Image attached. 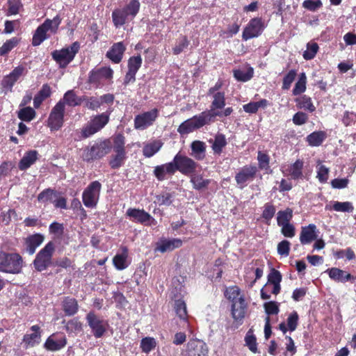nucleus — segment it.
Returning a JSON list of instances; mask_svg holds the SVG:
<instances>
[{
    "label": "nucleus",
    "mask_w": 356,
    "mask_h": 356,
    "mask_svg": "<svg viewBox=\"0 0 356 356\" xmlns=\"http://www.w3.org/2000/svg\"><path fill=\"white\" fill-rule=\"evenodd\" d=\"M302 6L310 11H316L322 6V2L321 0H305Z\"/></svg>",
    "instance_id": "63"
},
{
    "label": "nucleus",
    "mask_w": 356,
    "mask_h": 356,
    "mask_svg": "<svg viewBox=\"0 0 356 356\" xmlns=\"http://www.w3.org/2000/svg\"><path fill=\"white\" fill-rule=\"evenodd\" d=\"M59 102H63L64 107L65 104H67L70 106H76L81 104V99L77 97L73 90L67 91L63 99Z\"/></svg>",
    "instance_id": "42"
},
{
    "label": "nucleus",
    "mask_w": 356,
    "mask_h": 356,
    "mask_svg": "<svg viewBox=\"0 0 356 356\" xmlns=\"http://www.w3.org/2000/svg\"><path fill=\"white\" fill-rule=\"evenodd\" d=\"M182 245V241L179 238H162L157 243L156 251L160 252H170Z\"/></svg>",
    "instance_id": "19"
},
{
    "label": "nucleus",
    "mask_w": 356,
    "mask_h": 356,
    "mask_svg": "<svg viewBox=\"0 0 356 356\" xmlns=\"http://www.w3.org/2000/svg\"><path fill=\"white\" fill-rule=\"evenodd\" d=\"M159 115V111L157 108H153L136 115L134 120L135 129L143 131L152 126L157 120Z\"/></svg>",
    "instance_id": "7"
},
{
    "label": "nucleus",
    "mask_w": 356,
    "mask_h": 356,
    "mask_svg": "<svg viewBox=\"0 0 356 356\" xmlns=\"http://www.w3.org/2000/svg\"><path fill=\"white\" fill-rule=\"evenodd\" d=\"M247 309V303L244 298L235 300L232 304V315L234 321H242L245 317Z\"/></svg>",
    "instance_id": "20"
},
{
    "label": "nucleus",
    "mask_w": 356,
    "mask_h": 356,
    "mask_svg": "<svg viewBox=\"0 0 356 356\" xmlns=\"http://www.w3.org/2000/svg\"><path fill=\"white\" fill-rule=\"evenodd\" d=\"M226 145L225 136L222 134H218L212 143V149L215 154H220Z\"/></svg>",
    "instance_id": "44"
},
{
    "label": "nucleus",
    "mask_w": 356,
    "mask_h": 356,
    "mask_svg": "<svg viewBox=\"0 0 356 356\" xmlns=\"http://www.w3.org/2000/svg\"><path fill=\"white\" fill-rule=\"evenodd\" d=\"M291 243L286 240H283L277 245V253L284 257H287L289 254Z\"/></svg>",
    "instance_id": "64"
},
{
    "label": "nucleus",
    "mask_w": 356,
    "mask_h": 356,
    "mask_svg": "<svg viewBox=\"0 0 356 356\" xmlns=\"http://www.w3.org/2000/svg\"><path fill=\"white\" fill-rule=\"evenodd\" d=\"M32 333L26 334L23 337V342L26 347H33L40 342L41 332L40 327L38 325L31 326Z\"/></svg>",
    "instance_id": "23"
},
{
    "label": "nucleus",
    "mask_w": 356,
    "mask_h": 356,
    "mask_svg": "<svg viewBox=\"0 0 356 356\" xmlns=\"http://www.w3.org/2000/svg\"><path fill=\"white\" fill-rule=\"evenodd\" d=\"M296 102L299 108L309 111L311 113L316 110V107L313 104L312 99L306 95L297 98Z\"/></svg>",
    "instance_id": "41"
},
{
    "label": "nucleus",
    "mask_w": 356,
    "mask_h": 356,
    "mask_svg": "<svg viewBox=\"0 0 356 356\" xmlns=\"http://www.w3.org/2000/svg\"><path fill=\"white\" fill-rule=\"evenodd\" d=\"M175 172V167H174L172 161L155 167L154 174L156 177L162 181L165 179V175H173Z\"/></svg>",
    "instance_id": "31"
},
{
    "label": "nucleus",
    "mask_w": 356,
    "mask_h": 356,
    "mask_svg": "<svg viewBox=\"0 0 356 356\" xmlns=\"http://www.w3.org/2000/svg\"><path fill=\"white\" fill-rule=\"evenodd\" d=\"M65 108L63 102H58L52 108L49 118L48 126L51 130H58L63 124Z\"/></svg>",
    "instance_id": "12"
},
{
    "label": "nucleus",
    "mask_w": 356,
    "mask_h": 356,
    "mask_svg": "<svg viewBox=\"0 0 356 356\" xmlns=\"http://www.w3.org/2000/svg\"><path fill=\"white\" fill-rule=\"evenodd\" d=\"M56 197V192L50 188L44 190L38 196L39 202L47 204L53 203L54 199Z\"/></svg>",
    "instance_id": "48"
},
{
    "label": "nucleus",
    "mask_w": 356,
    "mask_h": 356,
    "mask_svg": "<svg viewBox=\"0 0 356 356\" xmlns=\"http://www.w3.org/2000/svg\"><path fill=\"white\" fill-rule=\"evenodd\" d=\"M175 172L179 170L183 174L188 175L193 172L196 168V163L191 159L177 154L172 161Z\"/></svg>",
    "instance_id": "13"
},
{
    "label": "nucleus",
    "mask_w": 356,
    "mask_h": 356,
    "mask_svg": "<svg viewBox=\"0 0 356 356\" xmlns=\"http://www.w3.org/2000/svg\"><path fill=\"white\" fill-rule=\"evenodd\" d=\"M326 209H333L335 211L339 212H348L351 213L353 211L354 207L351 202H334L332 208L328 206L325 207Z\"/></svg>",
    "instance_id": "40"
},
{
    "label": "nucleus",
    "mask_w": 356,
    "mask_h": 356,
    "mask_svg": "<svg viewBox=\"0 0 356 356\" xmlns=\"http://www.w3.org/2000/svg\"><path fill=\"white\" fill-rule=\"evenodd\" d=\"M115 154L110 160L109 164L112 168H118L124 163L125 159V152H115Z\"/></svg>",
    "instance_id": "54"
},
{
    "label": "nucleus",
    "mask_w": 356,
    "mask_h": 356,
    "mask_svg": "<svg viewBox=\"0 0 356 356\" xmlns=\"http://www.w3.org/2000/svg\"><path fill=\"white\" fill-rule=\"evenodd\" d=\"M264 29V24L261 18L252 19L243 32V39H249L259 36Z\"/></svg>",
    "instance_id": "14"
},
{
    "label": "nucleus",
    "mask_w": 356,
    "mask_h": 356,
    "mask_svg": "<svg viewBox=\"0 0 356 356\" xmlns=\"http://www.w3.org/2000/svg\"><path fill=\"white\" fill-rule=\"evenodd\" d=\"M191 156L197 160H202L205 157L206 145L200 140H195L191 143Z\"/></svg>",
    "instance_id": "34"
},
{
    "label": "nucleus",
    "mask_w": 356,
    "mask_h": 356,
    "mask_svg": "<svg viewBox=\"0 0 356 356\" xmlns=\"http://www.w3.org/2000/svg\"><path fill=\"white\" fill-rule=\"evenodd\" d=\"M161 146L162 144L160 141H154L153 143L147 144L143 147V155L145 157L149 158L159 152Z\"/></svg>",
    "instance_id": "46"
},
{
    "label": "nucleus",
    "mask_w": 356,
    "mask_h": 356,
    "mask_svg": "<svg viewBox=\"0 0 356 356\" xmlns=\"http://www.w3.org/2000/svg\"><path fill=\"white\" fill-rule=\"evenodd\" d=\"M79 48V43L74 42L67 47L54 51L51 56L60 68H65L74 59Z\"/></svg>",
    "instance_id": "3"
},
{
    "label": "nucleus",
    "mask_w": 356,
    "mask_h": 356,
    "mask_svg": "<svg viewBox=\"0 0 356 356\" xmlns=\"http://www.w3.org/2000/svg\"><path fill=\"white\" fill-rule=\"evenodd\" d=\"M60 24V18L56 16L53 19H46L44 22L38 27L33 37V45H40L44 40L47 39V33L50 32L55 33Z\"/></svg>",
    "instance_id": "4"
},
{
    "label": "nucleus",
    "mask_w": 356,
    "mask_h": 356,
    "mask_svg": "<svg viewBox=\"0 0 356 356\" xmlns=\"http://www.w3.org/2000/svg\"><path fill=\"white\" fill-rule=\"evenodd\" d=\"M141 64L142 58L140 56L131 57L128 62L129 70L136 74Z\"/></svg>",
    "instance_id": "60"
},
{
    "label": "nucleus",
    "mask_w": 356,
    "mask_h": 356,
    "mask_svg": "<svg viewBox=\"0 0 356 356\" xmlns=\"http://www.w3.org/2000/svg\"><path fill=\"white\" fill-rule=\"evenodd\" d=\"M88 325L96 338L102 337L106 332V325L104 321L99 319L93 312H90L86 316Z\"/></svg>",
    "instance_id": "16"
},
{
    "label": "nucleus",
    "mask_w": 356,
    "mask_h": 356,
    "mask_svg": "<svg viewBox=\"0 0 356 356\" xmlns=\"http://www.w3.org/2000/svg\"><path fill=\"white\" fill-rule=\"evenodd\" d=\"M258 171L257 167L252 165H247L241 168L235 175V180L239 188H245L248 183L252 181Z\"/></svg>",
    "instance_id": "10"
},
{
    "label": "nucleus",
    "mask_w": 356,
    "mask_h": 356,
    "mask_svg": "<svg viewBox=\"0 0 356 356\" xmlns=\"http://www.w3.org/2000/svg\"><path fill=\"white\" fill-rule=\"evenodd\" d=\"M112 19L114 26L118 28L126 22L132 20L124 8L116 9L112 13Z\"/></svg>",
    "instance_id": "32"
},
{
    "label": "nucleus",
    "mask_w": 356,
    "mask_h": 356,
    "mask_svg": "<svg viewBox=\"0 0 356 356\" xmlns=\"http://www.w3.org/2000/svg\"><path fill=\"white\" fill-rule=\"evenodd\" d=\"M19 40L17 38H13L7 40L0 47V56L5 55L10 51L18 44Z\"/></svg>",
    "instance_id": "57"
},
{
    "label": "nucleus",
    "mask_w": 356,
    "mask_h": 356,
    "mask_svg": "<svg viewBox=\"0 0 356 356\" xmlns=\"http://www.w3.org/2000/svg\"><path fill=\"white\" fill-rule=\"evenodd\" d=\"M330 278L337 282H346L352 278V275L338 268H328L325 271Z\"/></svg>",
    "instance_id": "28"
},
{
    "label": "nucleus",
    "mask_w": 356,
    "mask_h": 356,
    "mask_svg": "<svg viewBox=\"0 0 356 356\" xmlns=\"http://www.w3.org/2000/svg\"><path fill=\"white\" fill-rule=\"evenodd\" d=\"M140 3L138 0H131L129 3L123 8L131 19H134L138 13Z\"/></svg>",
    "instance_id": "49"
},
{
    "label": "nucleus",
    "mask_w": 356,
    "mask_h": 356,
    "mask_svg": "<svg viewBox=\"0 0 356 356\" xmlns=\"http://www.w3.org/2000/svg\"><path fill=\"white\" fill-rule=\"evenodd\" d=\"M111 149V143L108 140L100 141L93 145L90 149L84 150L83 159L89 161L99 159L108 153Z\"/></svg>",
    "instance_id": "9"
},
{
    "label": "nucleus",
    "mask_w": 356,
    "mask_h": 356,
    "mask_svg": "<svg viewBox=\"0 0 356 356\" xmlns=\"http://www.w3.org/2000/svg\"><path fill=\"white\" fill-rule=\"evenodd\" d=\"M175 310L177 316L182 321V327L188 328V313L186 302L182 300H177L175 303Z\"/></svg>",
    "instance_id": "29"
},
{
    "label": "nucleus",
    "mask_w": 356,
    "mask_h": 356,
    "mask_svg": "<svg viewBox=\"0 0 356 356\" xmlns=\"http://www.w3.org/2000/svg\"><path fill=\"white\" fill-rule=\"evenodd\" d=\"M8 15L17 14L19 12V10L22 8L21 0H8Z\"/></svg>",
    "instance_id": "61"
},
{
    "label": "nucleus",
    "mask_w": 356,
    "mask_h": 356,
    "mask_svg": "<svg viewBox=\"0 0 356 356\" xmlns=\"http://www.w3.org/2000/svg\"><path fill=\"white\" fill-rule=\"evenodd\" d=\"M268 102L266 99H261L259 102H251L243 106L244 111L248 113H255L260 108H266Z\"/></svg>",
    "instance_id": "39"
},
{
    "label": "nucleus",
    "mask_w": 356,
    "mask_h": 356,
    "mask_svg": "<svg viewBox=\"0 0 356 356\" xmlns=\"http://www.w3.org/2000/svg\"><path fill=\"white\" fill-rule=\"evenodd\" d=\"M24 71L25 67L22 65H19L15 67L9 74L3 78L2 81L3 87L11 90L15 83L24 74Z\"/></svg>",
    "instance_id": "18"
},
{
    "label": "nucleus",
    "mask_w": 356,
    "mask_h": 356,
    "mask_svg": "<svg viewBox=\"0 0 356 356\" xmlns=\"http://www.w3.org/2000/svg\"><path fill=\"white\" fill-rule=\"evenodd\" d=\"M109 113H103L95 116L82 129V136L88 138L103 129L108 122Z\"/></svg>",
    "instance_id": "5"
},
{
    "label": "nucleus",
    "mask_w": 356,
    "mask_h": 356,
    "mask_svg": "<svg viewBox=\"0 0 356 356\" xmlns=\"http://www.w3.org/2000/svg\"><path fill=\"white\" fill-rule=\"evenodd\" d=\"M325 138V132L323 131H314L307 136V141L309 145L313 147H318L322 144Z\"/></svg>",
    "instance_id": "35"
},
{
    "label": "nucleus",
    "mask_w": 356,
    "mask_h": 356,
    "mask_svg": "<svg viewBox=\"0 0 356 356\" xmlns=\"http://www.w3.org/2000/svg\"><path fill=\"white\" fill-rule=\"evenodd\" d=\"M225 295L232 302L239 300L241 298H244L243 295L241 294L240 289L236 286L228 287L225 291Z\"/></svg>",
    "instance_id": "50"
},
{
    "label": "nucleus",
    "mask_w": 356,
    "mask_h": 356,
    "mask_svg": "<svg viewBox=\"0 0 356 356\" xmlns=\"http://www.w3.org/2000/svg\"><path fill=\"white\" fill-rule=\"evenodd\" d=\"M63 307L66 315L72 316L77 312L79 306L74 298L67 297L63 302Z\"/></svg>",
    "instance_id": "36"
},
{
    "label": "nucleus",
    "mask_w": 356,
    "mask_h": 356,
    "mask_svg": "<svg viewBox=\"0 0 356 356\" xmlns=\"http://www.w3.org/2000/svg\"><path fill=\"white\" fill-rule=\"evenodd\" d=\"M128 249L125 246L121 248V252L115 255L113 259V264L117 270H122L129 266L130 261L128 259Z\"/></svg>",
    "instance_id": "21"
},
{
    "label": "nucleus",
    "mask_w": 356,
    "mask_h": 356,
    "mask_svg": "<svg viewBox=\"0 0 356 356\" xmlns=\"http://www.w3.org/2000/svg\"><path fill=\"white\" fill-rule=\"evenodd\" d=\"M126 50V46L122 42H119L113 44L110 50L107 51L106 56L114 63H119Z\"/></svg>",
    "instance_id": "22"
},
{
    "label": "nucleus",
    "mask_w": 356,
    "mask_h": 356,
    "mask_svg": "<svg viewBox=\"0 0 356 356\" xmlns=\"http://www.w3.org/2000/svg\"><path fill=\"white\" fill-rule=\"evenodd\" d=\"M113 71L111 68L104 67L92 70L90 73L89 81L97 87L104 86L106 83L110 82L113 78Z\"/></svg>",
    "instance_id": "11"
},
{
    "label": "nucleus",
    "mask_w": 356,
    "mask_h": 356,
    "mask_svg": "<svg viewBox=\"0 0 356 356\" xmlns=\"http://www.w3.org/2000/svg\"><path fill=\"white\" fill-rule=\"evenodd\" d=\"M281 281L282 275L280 273L275 269H273L268 275V282L265 284V288L268 289L271 285H273V294L277 295L281 289Z\"/></svg>",
    "instance_id": "26"
},
{
    "label": "nucleus",
    "mask_w": 356,
    "mask_h": 356,
    "mask_svg": "<svg viewBox=\"0 0 356 356\" xmlns=\"http://www.w3.org/2000/svg\"><path fill=\"white\" fill-rule=\"evenodd\" d=\"M317 238L316 227L314 224H309L307 227H302L300 241L302 245L312 243Z\"/></svg>",
    "instance_id": "24"
},
{
    "label": "nucleus",
    "mask_w": 356,
    "mask_h": 356,
    "mask_svg": "<svg viewBox=\"0 0 356 356\" xmlns=\"http://www.w3.org/2000/svg\"><path fill=\"white\" fill-rule=\"evenodd\" d=\"M293 217V211L291 209L280 211L277 214V221L279 226L289 224Z\"/></svg>",
    "instance_id": "47"
},
{
    "label": "nucleus",
    "mask_w": 356,
    "mask_h": 356,
    "mask_svg": "<svg viewBox=\"0 0 356 356\" xmlns=\"http://www.w3.org/2000/svg\"><path fill=\"white\" fill-rule=\"evenodd\" d=\"M318 45L316 42H308L307 49L303 52L302 56L304 59L309 60L313 59L318 51Z\"/></svg>",
    "instance_id": "51"
},
{
    "label": "nucleus",
    "mask_w": 356,
    "mask_h": 356,
    "mask_svg": "<svg viewBox=\"0 0 356 356\" xmlns=\"http://www.w3.org/2000/svg\"><path fill=\"white\" fill-rule=\"evenodd\" d=\"M54 251V245L49 242L38 253L33 261L37 270L42 271L51 264Z\"/></svg>",
    "instance_id": "8"
},
{
    "label": "nucleus",
    "mask_w": 356,
    "mask_h": 356,
    "mask_svg": "<svg viewBox=\"0 0 356 356\" xmlns=\"http://www.w3.org/2000/svg\"><path fill=\"white\" fill-rule=\"evenodd\" d=\"M307 76L305 73H301L298 81L296 83L295 87L293 90L294 95H300L304 92L306 90Z\"/></svg>",
    "instance_id": "52"
},
{
    "label": "nucleus",
    "mask_w": 356,
    "mask_h": 356,
    "mask_svg": "<svg viewBox=\"0 0 356 356\" xmlns=\"http://www.w3.org/2000/svg\"><path fill=\"white\" fill-rule=\"evenodd\" d=\"M44 241V236L40 234L29 236L25 238V248L29 254L35 253V250Z\"/></svg>",
    "instance_id": "27"
},
{
    "label": "nucleus",
    "mask_w": 356,
    "mask_h": 356,
    "mask_svg": "<svg viewBox=\"0 0 356 356\" xmlns=\"http://www.w3.org/2000/svg\"><path fill=\"white\" fill-rule=\"evenodd\" d=\"M213 97V101L211 102V108L209 111H206L209 114H213V113L218 111V109L222 108L225 105V92H217L214 94H211Z\"/></svg>",
    "instance_id": "33"
},
{
    "label": "nucleus",
    "mask_w": 356,
    "mask_h": 356,
    "mask_svg": "<svg viewBox=\"0 0 356 356\" xmlns=\"http://www.w3.org/2000/svg\"><path fill=\"white\" fill-rule=\"evenodd\" d=\"M102 184L98 181L91 182L82 194L83 204L88 208H95L99 198Z\"/></svg>",
    "instance_id": "6"
},
{
    "label": "nucleus",
    "mask_w": 356,
    "mask_h": 356,
    "mask_svg": "<svg viewBox=\"0 0 356 356\" xmlns=\"http://www.w3.org/2000/svg\"><path fill=\"white\" fill-rule=\"evenodd\" d=\"M127 216L134 222H139L141 224L149 225V222H152L155 220L143 209H127Z\"/></svg>",
    "instance_id": "17"
},
{
    "label": "nucleus",
    "mask_w": 356,
    "mask_h": 356,
    "mask_svg": "<svg viewBox=\"0 0 356 356\" xmlns=\"http://www.w3.org/2000/svg\"><path fill=\"white\" fill-rule=\"evenodd\" d=\"M156 341L154 338L147 337L142 339L140 348L143 353H149L156 348Z\"/></svg>",
    "instance_id": "45"
},
{
    "label": "nucleus",
    "mask_w": 356,
    "mask_h": 356,
    "mask_svg": "<svg viewBox=\"0 0 356 356\" xmlns=\"http://www.w3.org/2000/svg\"><path fill=\"white\" fill-rule=\"evenodd\" d=\"M35 116V111L31 107H25L20 109L18 112V118L26 122L31 121Z\"/></svg>",
    "instance_id": "53"
},
{
    "label": "nucleus",
    "mask_w": 356,
    "mask_h": 356,
    "mask_svg": "<svg viewBox=\"0 0 356 356\" xmlns=\"http://www.w3.org/2000/svg\"><path fill=\"white\" fill-rule=\"evenodd\" d=\"M191 181L192 182L194 188L197 190L206 188L210 183L209 179H204L202 177L197 175H192Z\"/></svg>",
    "instance_id": "55"
},
{
    "label": "nucleus",
    "mask_w": 356,
    "mask_h": 356,
    "mask_svg": "<svg viewBox=\"0 0 356 356\" xmlns=\"http://www.w3.org/2000/svg\"><path fill=\"white\" fill-rule=\"evenodd\" d=\"M211 121L210 114L206 111L182 122L177 129L181 135L188 134L194 130L200 129Z\"/></svg>",
    "instance_id": "2"
},
{
    "label": "nucleus",
    "mask_w": 356,
    "mask_h": 356,
    "mask_svg": "<svg viewBox=\"0 0 356 356\" xmlns=\"http://www.w3.org/2000/svg\"><path fill=\"white\" fill-rule=\"evenodd\" d=\"M245 345L252 353L257 352V339L252 332L248 331L245 337Z\"/></svg>",
    "instance_id": "58"
},
{
    "label": "nucleus",
    "mask_w": 356,
    "mask_h": 356,
    "mask_svg": "<svg viewBox=\"0 0 356 356\" xmlns=\"http://www.w3.org/2000/svg\"><path fill=\"white\" fill-rule=\"evenodd\" d=\"M302 168L303 162L300 160H297L294 163L291 165L288 169L289 175L294 179H300L302 177Z\"/></svg>",
    "instance_id": "43"
},
{
    "label": "nucleus",
    "mask_w": 356,
    "mask_h": 356,
    "mask_svg": "<svg viewBox=\"0 0 356 356\" xmlns=\"http://www.w3.org/2000/svg\"><path fill=\"white\" fill-rule=\"evenodd\" d=\"M65 345L66 338L64 336L58 337L56 334L49 337L44 343L45 348L51 351L60 350Z\"/></svg>",
    "instance_id": "25"
},
{
    "label": "nucleus",
    "mask_w": 356,
    "mask_h": 356,
    "mask_svg": "<svg viewBox=\"0 0 356 356\" xmlns=\"http://www.w3.org/2000/svg\"><path fill=\"white\" fill-rule=\"evenodd\" d=\"M49 232L54 235V239H60L64 233L63 224L54 222L49 225Z\"/></svg>",
    "instance_id": "56"
},
{
    "label": "nucleus",
    "mask_w": 356,
    "mask_h": 356,
    "mask_svg": "<svg viewBox=\"0 0 356 356\" xmlns=\"http://www.w3.org/2000/svg\"><path fill=\"white\" fill-rule=\"evenodd\" d=\"M298 314L296 312H291L287 318V327L289 330L293 332L298 325Z\"/></svg>",
    "instance_id": "62"
},
{
    "label": "nucleus",
    "mask_w": 356,
    "mask_h": 356,
    "mask_svg": "<svg viewBox=\"0 0 356 356\" xmlns=\"http://www.w3.org/2000/svg\"><path fill=\"white\" fill-rule=\"evenodd\" d=\"M38 159V153L36 150L26 152L21 159L18 168L20 170H26L30 168Z\"/></svg>",
    "instance_id": "30"
},
{
    "label": "nucleus",
    "mask_w": 356,
    "mask_h": 356,
    "mask_svg": "<svg viewBox=\"0 0 356 356\" xmlns=\"http://www.w3.org/2000/svg\"><path fill=\"white\" fill-rule=\"evenodd\" d=\"M113 149L114 152H125L124 150V137L121 134H118L113 136Z\"/></svg>",
    "instance_id": "59"
},
{
    "label": "nucleus",
    "mask_w": 356,
    "mask_h": 356,
    "mask_svg": "<svg viewBox=\"0 0 356 356\" xmlns=\"http://www.w3.org/2000/svg\"><path fill=\"white\" fill-rule=\"evenodd\" d=\"M316 178L318 179V181L321 183L327 182L328 177H329V172H330L329 168H327L325 165H323L321 161L318 160L316 161Z\"/></svg>",
    "instance_id": "38"
},
{
    "label": "nucleus",
    "mask_w": 356,
    "mask_h": 356,
    "mask_svg": "<svg viewBox=\"0 0 356 356\" xmlns=\"http://www.w3.org/2000/svg\"><path fill=\"white\" fill-rule=\"evenodd\" d=\"M209 348L202 340L191 339L187 343L186 356H208Z\"/></svg>",
    "instance_id": "15"
},
{
    "label": "nucleus",
    "mask_w": 356,
    "mask_h": 356,
    "mask_svg": "<svg viewBox=\"0 0 356 356\" xmlns=\"http://www.w3.org/2000/svg\"><path fill=\"white\" fill-rule=\"evenodd\" d=\"M234 78L242 82H246L251 79L253 76V69L252 67H247L243 69H237L233 70Z\"/></svg>",
    "instance_id": "37"
},
{
    "label": "nucleus",
    "mask_w": 356,
    "mask_h": 356,
    "mask_svg": "<svg viewBox=\"0 0 356 356\" xmlns=\"http://www.w3.org/2000/svg\"><path fill=\"white\" fill-rule=\"evenodd\" d=\"M23 267V259L17 253L0 252V271L18 274Z\"/></svg>",
    "instance_id": "1"
}]
</instances>
